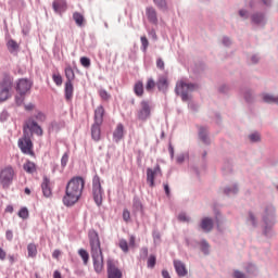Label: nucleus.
<instances>
[{"label": "nucleus", "mask_w": 278, "mask_h": 278, "mask_svg": "<svg viewBox=\"0 0 278 278\" xmlns=\"http://www.w3.org/2000/svg\"><path fill=\"white\" fill-rule=\"evenodd\" d=\"M146 16H147L148 23H150L151 25L160 24V20L157 18V10H155V8L147 7Z\"/></svg>", "instance_id": "16"}, {"label": "nucleus", "mask_w": 278, "mask_h": 278, "mask_svg": "<svg viewBox=\"0 0 278 278\" xmlns=\"http://www.w3.org/2000/svg\"><path fill=\"white\" fill-rule=\"evenodd\" d=\"M23 169L28 175H34V173H38V166H36V163L31 162L30 160H26V162L23 164Z\"/></svg>", "instance_id": "27"}, {"label": "nucleus", "mask_w": 278, "mask_h": 278, "mask_svg": "<svg viewBox=\"0 0 278 278\" xmlns=\"http://www.w3.org/2000/svg\"><path fill=\"white\" fill-rule=\"evenodd\" d=\"M244 270L248 275H257V266L253 263H249L248 266L244 267Z\"/></svg>", "instance_id": "39"}, {"label": "nucleus", "mask_w": 278, "mask_h": 278, "mask_svg": "<svg viewBox=\"0 0 278 278\" xmlns=\"http://www.w3.org/2000/svg\"><path fill=\"white\" fill-rule=\"evenodd\" d=\"M249 218L250 223L252 224V227H257V217H255V214L253 212L249 211Z\"/></svg>", "instance_id": "52"}, {"label": "nucleus", "mask_w": 278, "mask_h": 278, "mask_svg": "<svg viewBox=\"0 0 278 278\" xmlns=\"http://www.w3.org/2000/svg\"><path fill=\"white\" fill-rule=\"evenodd\" d=\"M66 81L64 86V98L65 101H73V93L75 92V87L73 81H75V71L71 65H67L64 70Z\"/></svg>", "instance_id": "7"}, {"label": "nucleus", "mask_w": 278, "mask_h": 278, "mask_svg": "<svg viewBox=\"0 0 278 278\" xmlns=\"http://www.w3.org/2000/svg\"><path fill=\"white\" fill-rule=\"evenodd\" d=\"M14 90V76L10 72H3L0 78V103L12 99Z\"/></svg>", "instance_id": "5"}, {"label": "nucleus", "mask_w": 278, "mask_h": 278, "mask_svg": "<svg viewBox=\"0 0 278 278\" xmlns=\"http://www.w3.org/2000/svg\"><path fill=\"white\" fill-rule=\"evenodd\" d=\"M27 257H31L33 260L37 257L38 255V247L36 243H28L27 244Z\"/></svg>", "instance_id": "32"}, {"label": "nucleus", "mask_w": 278, "mask_h": 278, "mask_svg": "<svg viewBox=\"0 0 278 278\" xmlns=\"http://www.w3.org/2000/svg\"><path fill=\"white\" fill-rule=\"evenodd\" d=\"M147 257H149V248L143 247L139 251V260H142L144 262Z\"/></svg>", "instance_id": "46"}, {"label": "nucleus", "mask_w": 278, "mask_h": 278, "mask_svg": "<svg viewBox=\"0 0 278 278\" xmlns=\"http://www.w3.org/2000/svg\"><path fill=\"white\" fill-rule=\"evenodd\" d=\"M199 88V85L194 83H185L184 80H178L175 87V93L180 97L181 101H190L189 92H194Z\"/></svg>", "instance_id": "6"}, {"label": "nucleus", "mask_w": 278, "mask_h": 278, "mask_svg": "<svg viewBox=\"0 0 278 278\" xmlns=\"http://www.w3.org/2000/svg\"><path fill=\"white\" fill-rule=\"evenodd\" d=\"M8 3L11 10L21 11L25 8V0H9Z\"/></svg>", "instance_id": "29"}, {"label": "nucleus", "mask_w": 278, "mask_h": 278, "mask_svg": "<svg viewBox=\"0 0 278 278\" xmlns=\"http://www.w3.org/2000/svg\"><path fill=\"white\" fill-rule=\"evenodd\" d=\"M119 249L123 251V253H129V243H127V240H119Z\"/></svg>", "instance_id": "47"}, {"label": "nucleus", "mask_w": 278, "mask_h": 278, "mask_svg": "<svg viewBox=\"0 0 278 278\" xmlns=\"http://www.w3.org/2000/svg\"><path fill=\"white\" fill-rule=\"evenodd\" d=\"M263 101H264V103H276V105H278V96L275 97L270 93H264Z\"/></svg>", "instance_id": "36"}, {"label": "nucleus", "mask_w": 278, "mask_h": 278, "mask_svg": "<svg viewBox=\"0 0 278 278\" xmlns=\"http://www.w3.org/2000/svg\"><path fill=\"white\" fill-rule=\"evenodd\" d=\"M17 216L20 218H22L23 220H27V218H29V210H27L26 206L22 207L18 213Z\"/></svg>", "instance_id": "43"}, {"label": "nucleus", "mask_w": 278, "mask_h": 278, "mask_svg": "<svg viewBox=\"0 0 278 278\" xmlns=\"http://www.w3.org/2000/svg\"><path fill=\"white\" fill-rule=\"evenodd\" d=\"M36 121H39V123H45L47 121V115L42 113V111L37 112L35 115Z\"/></svg>", "instance_id": "55"}, {"label": "nucleus", "mask_w": 278, "mask_h": 278, "mask_svg": "<svg viewBox=\"0 0 278 278\" xmlns=\"http://www.w3.org/2000/svg\"><path fill=\"white\" fill-rule=\"evenodd\" d=\"M103 194H105V191L101 186V177L96 174L92 178V197L98 207H101V205H103Z\"/></svg>", "instance_id": "8"}, {"label": "nucleus", "mask_w": 278, "mask_h": 278, "mask_svg": "<svg viewBox=\"0 0 278 278\" xmlns=\"http://www.w3.org/2000/svg\"><path fill=\"white\" fill-rule=\"evenodd\" d=\"M84 188H86V179L81 176L72 177L65 187V194L63 195V205L65 207H73L75 203L81 199L84 194Z\"/></svg>", "instance_id": "2"}, {"label": "nucleus", "mask_w": 278, "mask_h": 278, "mask_svg": "<svg viewBox=\"0 0 278 278\" xmlns=\"http://www.w3.org/2000/svg\"><path fill=\"white\" fill-rule=\"evenodd\" d=\"M34 87V81L28 78H18L16 80L15 90L16 92H22V94H27L29 90Z\"/></svg>", "instance_id": "13"}, {"label": "nucleus", "mask_w": 278, "mask_h": 278, "mask_svg": "<svg viewBox=\"0 0 278 278\" xmlns=\"http://www.w3.org/2000/svg\"><path fill=\"white\" fill-rule=\"evenodd\" d=\"M52 81H54L55 86H62L64 81L62 74L60 72L52 74Z\"/></svg>", "instance_id": "42"}, {"label": "nucleus", "mask_w": 278, "mask_h": 278, "mask_svg": "<svg viewBox=\"0 0 278 278\" xmlns=\"http://www.w3.org/2000/svg\"><path fill=\"white\" fill-rule=\"evenodd\" d=\"M152 238H153L154 242H159V243L162 242V233H160V230L154 229L152 231Z\"/></svg>", "instance_id": "51"}, {"label": "nucleus", "mask_w": 278, "mask_h": 278, "mask_svg": "<svg viewBox=\"0 0 278 278\" xmlns=\"http://www.w3.org/2000/svg\"><path fill=\"white\" fill-rule=\"evenodd\" d=\"M146 175V181L149 188H155V179H157V177H164V173L162 172V166H160V163H156L153 168L148 167Z\"/></svg>", "instance_id": "11"}, {"label": "nucleus", "mask_w": 278, "mask_h": 278, "mask_svg": "<svg viewBox=\"0 0 278 278\" xmlns=\"http://www.w3.org/2000/svg\"><path fill=\"white\" fill-rule=\"evenodd\" d=\"M78 255L81 257L84 266H88V262H90V254L88 251L85 249H79Z\"/></svg>", "instance_id": "34"}, {"label": "nucleus", "mask_w": 278, "mask_h": 278, "mask_svg": "<svg viewBox=\"0 0 278 278\" xmlns=\"http://www.w3.org/2000/svg\"><path fill=\"white\" fill-rule=\"evenodd\" d=\"M101 125L103 124L93 123L91 125V139L93 142H99L101 140Z\"/></svg>", "instance_id": "24"}, {"label": "nucleus", "mask_w": 278, "mask_h": 278, "mask_svg": "<svg viewBox=\"0 0 278 278\" xmlns=\"http://www.w3.org/2000/svg\"><path fill=\"white\" fill-rule=\"evenodd\" d=\"M41 191L46 199L53 197V189H51V179L47 176L42 177Z\"/></svg>", "instance_id": "15"}, {"label": "nucleus", "mask_w": 278, "mask_h": 278, "mask_svg": "<svg viewBox=\"0 0 278 278\" xmlns=\"http://www.w3.org/2000/svg\"><path fill=\"white\" fill-rule=\"evenodd\" d=\"M52 9L55 14H64L68 10V3L66 0H54L52 2Z\"/></svg>", "instance_id": "18"}, {"label": "nucleus", "mask_w": 278, "mask_h": 278, "mask_svg": "<svg viewBox=\"0 0 278 278\" xmlns=\"http://www.w3.org/2000/svg\"><path fill=\"white\" fill-rule=\"evenodd\" d=\"M7 49L9 53H18V49H20L18 42H16V40L14 39H10L7 42Z\"/></svg>", "instance_id": "31"}, {"label": "nucleus", "mask_w": 278, "mask_h": 278, "mask_svg": "<svg viewBox=\"0 0 278 278\" xmlns=\"http://www.w3.org/2000/svg\"><path fill=\"white\" fill-rule=\"evenodd\" d=\"M186 162V154L181 153L176 156V163L177 164H184Z\"/></svg>", "instance_id": "61"}, {"label": "nucleus", "mask_w": 278, "mask_h": 278, "mask_svg": "<svg viewBox=\"0 0 278 278\" xmlns=\"http://www.w3.org/2000/svg\"><path fill=\"white\" fill-rule=\"evenodd\" d=\"M195 244L200 247V251L203 255H210V242H207V240L202 239L201 241H197Z\"/></svg>", "instance_id": "30"}, {"label": "nucleus", "mask_w": 278, "mask_h": 278, "mask_svg": "<svg viewBox=\"0 0 278 278\" xmlns=\"http://www.w3.org/2000/svg\"><path fill=\"white\" fill-rule=\"evenodd\" d=\"M200 229L204 231V233H210L212 229H214V219L211 217H203L199 224Z\"/></svg>", "instance_id": "19"}, {"label": "nucleus", "mask_w": 278, "mask_h": 278, "mask_svg": "<svg viewBox=\"0 0 278 278\" xmlns=\"http://www.w3.org/2000/svg\"><path fill=\"white\" fill-rule=\"evenodd\" d=\"M14 175V167H12V165H8L0 170V186L3 190H8V188L13 184Z\"/></svg>", "instance_id": "9"}, {"label": "nucleus", "mask_w": 278, "mask_h": 278, "mask_svg": "<svg viewBox=\"0 0 278 278\" xmlns=\"http://www.w3.org/2000/svg\"><path fill=\"white\" fill-rule=\"evenodd\" d=\"M103 116H105V108L103 105L97 106L93 115V123L103 125Z\"/></svg>", "instance_id": "22"}, {"label": "nucleus", "mask_w": 278, "mask_h": 278, "mask_svg": "<svg viewBox=\"0 0 278 278\" xmlns=\"http://www.w3.org/2000/svg\"><path fill=\"white\" fill-rule=\"evenodd\" d=\"M27 93L17 92V94L14 97L15 104L17 108H21L23 103H25V97Z\"/></svg>", "instance_id": "37"}, {"label": "nucleus", "mask_w": 278, "mask_h": 278, "mask_svg": "<svg viewBox=\"0 0 278 278\" xmlns=\"http://www.w3.org/2000/svg\"><path fill=\"white\" fill-rule=\"evenodd\" d=\"M243 99H244L245 103H253L254 98H253V92L251 91V89H245L243 91Z\"/></svg>", "instance_id": "40"}, {"label": "nucleus", "mask_w": 278, "mask_h": 278, "mask_svg": "<svg viewBox=\"0 0 278 278\" xmlns=\"http://www.w3.org/2000/svg\"><path fill=\"white\" fill-rule=\"evenodd\" d=\"M222 42H223L224 47H230L232 45L231 39L227 36L223 37Z\"/></svg>", "instance_id": "62"}, {"label": "nucleus", "mask_w": 278, "mask_h": 278, "mask_svg": "<svg viewBox=\"0 0 278 278\" xmlns=\"http://www.w3.org/2000/svg\"><path fill=\"white\" fill-rule=\"evenodd\" d=\"M163 189L165 192V197H167V199H170V185H168V181L163 182Z\"/></svg>", "instance_id": "58"}, {"label": "nucleus", "mask_w": 278, "mask_h": 278, "mask_svg": "<svg viewBox=\"0 0 278 278\" xmlns=\"http://www.w3.org/2000/svg\"><path fill=\"white\" fill-rule=\"evenodd\" d=\"M263 223V235L265 238H273V229L275 225H277V211L273 204H267L264 207V212L262 215Z\"/></svg>", "instance_id": "4"}, {"label": "nucleus", "mask_w": 278, "mask_h": 278, "mask_svg": "<svg viewBox=\"0 0 278 278\" xmlns=\"http://www.w3.org/2000/svg\"><path fill=\"white\" fill-rule=\"evenodd\" d=\"M68 164V152H65L61 157V166L62 168H66V165Z\"/></svg>", "instance_id": "57"}, {"label": "nucleus", "mask_w": 278, "mask_h": 278, "mask_svg": "<svg viewBox=\"0 0 278 278\" xmlns=\"http://www.w3.org/2000/svg\"><path fill=\"white\" fill-rule=\"evenodd\" d=\"M251 22L253 25H264L266 23V16L262 12H256L251 15Z\"/></svg>", "instance_id": "26"}, {"label": "nucleus", "mask_w": 278, "mask_h": 278, "mask_svg": "<svg viewBox=\"0 0 278 278\" xmlns=\"http://www.w3.org/2000/svg\"><path fill=\"white\" fill-rule=\"evenodd\" d=\"M73 21H75L77 27H84V15L79 12H74L73 13Z\"/></svg>", "instance_id": "35"}, {"label": "nucleus", "mask_w": 278, "mask_h": 278, "mask_svg": "<svg viewBox=\"0 0 278 278\" xmlns=\"http://www.w3.org/2000/svg\"><path fill=\"white\" fill-rule=\"evenodd\" d=\"M108 278H123V270L118 268V261L114 258L106 260Z\"/></svg>", "instance_id": "12"}, {"label": "nucleus", "mask_w": 278, "mask_h": 278, "mask_svg": "<svg viewBox=\"0 0 278 278\" xmlns=\"http://www.w3.org/2000/svg\"><path fill=\"white\" fill-rule=\"evenodd\" d=\"M34 134L35 136L42 137L45 136V130H42V126H39L36 119L29 117L23 125V135L17 140V147L24 155H30V157H36L34 141H31Z\"/></svg>", "instance_id": "1"}, {"label": "nucleus", "mask_w": 278, "mask_h": 278, "mask_svg": "<svg viewBox=\"0 0 278 278\" xmlns=\"http://www.w3.org/2000/svg\"><path fill=\"white\" fill-rule=\"evenodd\" d=\"M218 92H220L222 94H227V92H229V87H228V85H222V86L218 88Z\"/></svg>", "instance_id": "63"}, {"label": "nucleus", "mask_w": 278, "mask_h": 278, "mask_svg": "<svg viewBox=\"0 0 278 278\" xmlns=\"http://www.w3.org/2000/svg\"><path fill=\"white\" fill-rule=\"evenodd\" d=\"M132 212L134 214H138V212H140V214H144V205L138 195L132 198Z\"/></svg>", "instance_id": "23"}, {"label": "nucleus", "mask_w": 278, "mask_h": 278, "mask_svg": "<svg viewBox=\"0 0 278 278\" xmlns=\"http://www.w3.org/2000/svg\"><path fill=\"white\" fill-rule=\"evenodd\" d=\"M134 92L139 99H142V97H144V84L142 83V80H138L135 83Z\"/></svg>", "instance_id": "28"}, {"label": "nucleus", "mask_w": 278, "mask_h": 278, "mask_svg": "<svg viewBox=\"0 0 278 278\" xmlns=\"http://www.w3.org/2000/svg\"><path fill=\"white\" fill-rule=\"evenodd\" d=\"M155 264H157V257L155 254H151L148 258L147 266L148 268H155Z\"/></svg>", "instance_id": "44"}, {"label": "nucleus", "mask_w": 278, "mask_h": 278, "mask_svg": "<svg viewBox=\"0 0 278 278\" xmlns=\"http://www.w3.org/2000/svg\"><path fill=\"white\" fill-rule=\"evenodd\" d=\"M80 64H81V66H84L85 68H90V64H91L90 58H88V56H81V58H80Z\"/></svg>", "instance_id": "53"}, {"label": "nucleus", "mask_w": 278, "mask_h": 278, "mask_svg": "<svg viewBox=\"0 0 278 278\" xmlns=\"http://www.w3.org/2000/svg\"><path fill=\"white\" fill-rule=\"evenodd\" d=\"M178 220L180 223H190L191 218L188 216V214H186V212H181L178 214Z\"/></svg>", "instance_id": "49"}, {"label": "nucleus", "mask_w": 278, "mask_h": 278, "mask_svg": "<svg viewBox=\"0 0 278 278\" xmlns=\"http://www.w3.org/2000/svg\"><path fill=\"white\" fill-rule=\"evenodd\" d=\"M157 10L162 12L168 11V2L166 0H152Z\"/></svg>", "instance_id": "33"}, {"label": "nucleus", "mask_w": 278, "mask_h": 278, "mask_svg": "<svg viewBox=\"0 0 278 278\" xmlns=\"http://www.w3.org/2000/svg\"><path fill=\"white\" fill-rule=\"evenodd\" d=\"M199 138L204 144H211L210 130L205 126L199 128Z\"/></svg>", "instance_id": "25"}, {"label": "nucleus", "mask_w": 278, "mask_h": 278, "mask_svg": "<svg viewBox=\"0 0 278 278\" xmlns=\"http://www.w3.org/2000/svg\"><path fill=\"white\" fill-rule=\"evenodd\" d=\"M249 139L251 142H260L262 140V136L256 131L249 135Z\"/></svg>", "instance_id": "50"}, {"label": "nucleus", "mask_w": 278, "mask_h": 278, "mask_svg": "<svg viewBox=\"0 0 278 278\" xmlns=\"http://www.w3.org/2000/svg\"><path fill=\"white\" fill-rule=\"evenodd\" d=\"M156 81L153 79V77L148 78L146 84V90L147 92H153L155 90Z\"/></svg>", "instance_id": "38"}, {"label": "nucleus", "mask_w": 278, "mask_h": 278, "mask_svg": "<svg viewBox=\"0 0 278 278\" xmlns=\"http://www.w3.org/2000/svg\"><path fill=\"white\" fill-rule=\"evenodd\" d=\"M238 191V185H233L232 187H226L224 189V194H226V197H229L230 194H237Z\"/></svg>", "instance_id": "41"}, {"label": "nucleus", "mask_w": 278, "mask_h": 278, "mask_svg": "<svg viewBox=\"0 0 278 278\" xmlns=\"http://www.w3.org/2000/svg\"><path fill=\"white\" fill-rule=\"evenodd\" d=\"M141 51L142 53H147V49H149V39L147 36H141Z\"/></svg>", "instance_id": "45"}, {"label": "nucleus", "mask_w": 278, "mask_h": 278, "mask_svg": "<svg viewBox=\"0 0 278 278\" xmlns=\"http://www.w3.org/2000/svg\"><path fill=\"white\" fill-rule=\"evenodd\" d=\"M99 97L102 99V101H110L112 96H110V93H108V90L100 89L99 90Z\"/></svg>", "instance_id": "48"}, {"label": "nucleus", "mask_w": 278, "mask_h": 278, "mask_svg": "<svg viewBox=\"0 0 278 278\" xmlns=\"http://www.w3.org/2000/svg\"><path fill=\"white\" fill-rule=\"evenodd\" d=\"M122 216H123V220L125 223H129V220H131V213L129 212L128 208L123 210V215Z\"/></svg>", "instance_id": "54"}, {"label": "nucleus", "mask_w": 278, "mask_h": 278, "mask_svg": "<svg viewBox=\"0 0 278 278\" xmlns=\"http://www.w3.org/2000/svg\"><path fill=\"white\" fill-rule=\"evenodd\" d=\"M156 68H159V71H164L165 63L164 60H162V58L156 59Z\"/></svg>", "instance_id": "59"}, {"label": "nucleus", "mask_w": 278, "mask_h": 278, "mask_svg": "<svg viewBox=\"0 0 278 278\" xmlns=\"http://www.w3.org/2000/svg\"><path fill=\"white\" fill-rule=\"evenodd\" d=\"M89 247L91 249V258L93 262V270L97 275H101L105 268L103 258V250H101V239L99 232L94 229L88 231Z\"/></svg>", "instance_id": "3"}, {"label": "nucleus", "mask_w": 278, "mask_h": 278, "mask_svg": "<svg viewBox=\"0 0 278 278\" xmlns=\"http://www.w3.org/2000/svg\"><path fill=\"white\" fill-rule=\"evenodd\" d=\"M140 108L136 113V118L140 123H147L151 118V102L149 100H141L139 103Z\"/></svg>", "instance_id": "10"}, {"label": "nucleus", "mask_w": 278, "mask_h": 278, "mask_svg": "<svg viewBox=\"0 0 278 278\" xmlns=\"http://www.w3.org/2000/svg\"><path fill=\"white\" fill-rule=\"evenodd\" d=\"M125 138V125L123 123H118L113 131V142L118 144L121 140Z\"/></svg>", "instance_id": "17"}, {"label": "nucleus", "mask_w": 278, "mask_h": 278, "mask_svg": "<svg viewBox=\"0 0 278 278\" xmlns=\"http://www.w3.org/2000/svg\"><path fill=\"white\" fill-rule=\"evenodd\" d=\"M174 268L178 277H186V275H188V269L186 268V264H184V262L179 260H174Z\"/></svg>", "instance_id": "21"}, {"label": "nucleus", "mask_w": 278, "mask_h": 278, "mask_svg": "<svg viewBox=\"0 0 278 278\" xmlns=\"http://www.w3.org/2000/svg\"><path fill=\"white\" fill-rule=\"evenodd\" d=\"M66 127V122L64 119H59V121H52L49 124L48 131L49 134H53V131H61Z\"/></svg>", "instance_id": "20"}, {"label": "nucleus", "mask_w": 278, "mask_h": 278, "mask_svg": "<svg viewBox=\"0 0 278 278\" xmlns=\"http://www.w3.org/2000/svg\"><path fill=\"white\" fill-rule=\"evenodd\" d=\"M8 118H10V113L8 112V110H3L0 113V123H5V121H8Z\"/></svg>", "instance_id": "56"}, {"label": "nucleus", "mask_w": 278, "mask_h": 278, "mask_svg": "<svg viewBox=\"0 0 278 278\" xmlns=\"http://www.w3.org/2000/svg\"><path fill=\"white\" fill-rule=\"evenodd\" d=\"M9 264H15L18 260V254H9L8 255Z\"/></svg>", "instance_id": "60"}, {"label": "nucleus", "mask_w": 278, "mask_h": 278, "mask_svg": "<svg viewBox=\"0 0 278 278\" xmlns=\"http://www.w3.org/2000/svg\"><path fill=\"white\" fill-rule=\"evenodd\" d=\"M169 86H170V81H168V76L164 74L159 75L156 79V88L159 92H162L163 94H167Z\"/></svg>", "instance_id": "14"}, {"label": "nucleus", "mask_w": 278, "mask_h": 278, "mask_svg": "<svg viewBox=\"0 0 278 278\" xmlns=\"http://www.w3.org/2000/svg\"><path fill=\"white\" fill-rule=\"evenodd\" d=\"M233 277L235 278H247V275L240 270H235Z\"/></svg>", "instance_id": "64"}]
</instances>
